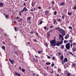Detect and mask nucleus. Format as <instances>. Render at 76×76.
Listing matches in <instances>:
<instances>
[{
  "label": "nucleus",
  "mask_w": 76,
  "mask_h": 76,
  "mask_svg": "<svg viewBox=\"0 0 76 76\" xmlns=\"http://www.w3.org/2000/svg\"><path fill=\"white\" fill-rule=\"evenodd\" d=\"M30 19H31V17H28L27 18V20H30Z\"/></svg>",
  "instance_id": "obj_26"
},
{
  "label": "nucleus",
  "mask_w": 76,
  "mask_h": 76,
  "mask_svg": "<svg viewBox=\"0 0 76 76\" xmlns=\"http://www.w3.org/2000/svg\"><path fill=\"white\" fill-rule=\"evenodd\" d=\"M70 43H68L66 44L65 45V47L66 50H69L70 48Z\"/></svg>",
  "instance_id": "obj_2"
},
{
  "label": "nucleus",
  "mask_w": 76,
  "mask_h": 76,
  "mask_svg": "<svg viewBox=\"0 0 76 76\" xmlns=\"http://www.w3.org/2000/svg\"><path fill=\"white\" fill-rule=\"evenodd\" d=\"M61 5H62V6H63V5H64V2H62L60 3Z\"/></svg>",
  "instance_id": "obj_28"
},
{
  "label": "nucleus",
  "mask_w": 76,
  "mask_h": 76,
  "mask_svg": "<svg viewBox=\"0 0 76 76\" xmlns=\"http://www.w3.org/2000/svg\"><path fill=\"white\" fill-rule=\"evenodd\" d=\"M69 41L70 43H72V42H73V40H69Z\"/></svg>",
  "instance_id": "obj_30"
},
{
  "label": "nucleus",
  "mask_w": 76,
  "mask_h": 76,
  "mask_svg": "<svg viewBox=\"0 0 76 76\" xmlns=\"http://www.w3.org/2000/svg\"><path fill=\"white\" fill-rule=\"evenodd\" d=\"M45 44H46V47H48V44H47V43H46Z\"/></svg>",
  "instance_id": "obj_48"
},
{
  "label": "nucleus",
  "mask_w": 76,
  "mask_h": 76,
  "mask_svg": "<svg viewBox=\"0 0 76 76\" xmlns=\"http://www.w3.org/2000/svg\"><path fill=\"white\" fill-rule=\"evenodd\" d=\"M53 73H54V71H52L50 72V73H51V74Z\"/></svg>",
  "instance_id": "obj_45"
},
{
  "label": "nucleus",
  "mask_w": 76,
  "mask_h": 76,
  "mask_svg": "<svg viewBox=\"0 0 76 76\" xmlns=\"http://www.w3.org/2000/svg\"><path fill=\"white\" fill-rule=\"evenodd\" d=\"M48 58H50V57L49 56H48Z\"/></svg>",
  "instance_id": "obj_61"
},
{
  "label": "nucleus",
  "mask_w": 76,
  "mask_h": 76,
  "mask_svg": "<svg viewBox=\"0 0 76 76\" xmlns=\"http://www.w3.org/2000/svg\"><path fill=\"white\" fill-rule=\"evenodd\" d=\"M56 21H54V22H53V23L54 24H55V23H56Z\"/></svg>",
  "instance_id": "obj_57"
},
{
  "label": "nucleus",
  "mask_w": 76,
  "mask_h": 76,
  "mask_svg": "<svg viewBox=\"0 0 76 76\" xmlns=\"http://www.w3.org/2000/svg\"><path fill=\"white\" fill-rule=\"evenodd\" d=\"M72 12H68V15H69V16H70V15H72Z\"/></svg>",
  "instance_id": "obj_19"
},
{
  "label": "nucleus",
  "mask_w": 76,
  "mask_h": 76,
  "mask_svg": "<svg viewBox=\"0 0 76 76\" xmlns=\"http://www.w3.org/2000/svg\"><path fill=\"white\" fill-rule=\"evenodd\" d=\"M36 34L37 36H38L39 35V34L37 32L36 33Z\"/></svg>",
  "instance_id": "obj_51"
},
{
  "label": "nucleus",
  "mask_w": 76,
  "mask_h": 76,
  "mask_svg": "<svg viewBox=\"0 0 76 76\" xmlns=\"http://www.w3.org/2000/svg\"><path fill=\"white\" fill-rule=\"evenodd\" d=\"M73 47H75V48H76V43L73 42V43H71L70 45V46L71 48H72L73 47Z\"/></svg>",
  "instance_id": "obj_4"
},
{
  "label": "nucleus",
  "mask_w": 76,
  "mask_h": 76,
  "mask_svg": "<svg viewBox=\"0 0 76 76\" xmlns=\"http://www.w3.org/2000/svg\"><path fill=\"white\" fill-rule=\"evenodd\" d=\"M69 53L70 54H71V55H72V56H73V54H72V53L71 52H69Z\"/></svg>",
  "instance_id": "obj_24"
},
{
  "label": "nucleus",
  "mask_w": 76,
  "mask_h": 76,
  "mask_svg": "<svg viewBox=\"0 0 76 76\" xmlns=\"http://www.w3.org/2000/svg\"><path fill=\"white\" fill-rule=\"evenodd\" d=\"M18 22H21L22 21V19L21 18L20 19V20H18Z\"/></svg>",
  "instance_id": "obj_27"
},
{
  "label": "nucleus",
  "mask_w": 76,
  "mask_h": 76,
  "mask_svg": "<svg viewBox=\"0 0 76 76\" xmlns=\"http://www.w3.org/2000/svg\"><path fill=\"white\" fill-rule=\"evenodd\" d=\"M69 29H72V27L71 26H69Z\"/></svg>",
  "instance_id": "obj_46"
},
{
  "label": "nucleus",
  "mask_w": 76,
  "mask_h": 76,
  "mask_svg": "<svg viewBox=\"0 0 76 76\" xmlns=\"http://www.w3.org/2000/svg\"><path fill=\"white\" fill-rule=\"evenodd\" d=\"M38 9H41V7H38Z\"/></svg>",
  "instance_id": "obj_58"
},
{
  "label": "nucleus",
  "mask_w": 76,
  "mask_h": 76,
  "mask_svg": "<svg viewBox=\"0 0 76 76\" xmlns=\"http://www.w3.org/2000/svg\"><path fill=\"white\" fill-rule=\"evenodd\" d=\"M23 10H24V11H25V12H26H26L28 11V10L26 9V7L24 8Z\"/></svg>",
  "instance_id": "obj_15"
},
{
  "label": "nucleus",
  "mask_w": 76,
  "mask_h": 76,
  "mask_svg": "<svg viewBox=\"0 0 76 76\" xmlns=\"http://www.w3.org/2000/svg\"><path fill=\"white\" fill-rule=\"evenodd\" d=\"M33 76H35V74H33Z\"/></svg>",
  "instance_id": "obj_63"
},
{
  "label": "nucleus",
  "mask_w": 76,
  "mask_h": 76,
  "mask_svg": "<svg viewBox=\"0 0 76 76\" xmlns=\"http://www.w3.org/2000/svg\"><path fill=\"white\" fill-rule=\"evenodd\" d=\"M54 21H56V20L55 19H53Z\"/></svg>",
  "instance_id": "obj_59"
},
{
  "label": "nucleus",
  "mask_w": 76,
  "mask_h": 76,
  "mask_svg": "<svg viewBox=\"0 0 76 76\" xmlns=\"http://www.w3.org/2000/svg\"><path fill=\"white\" fill-rule=\"evenodd\" d=\"M65 62H66L64 61H62V64H64V63H65Z\"/></svg>",
  "instance_id": "obj_42"
},
{
  "label": "nucleus",
  "mask_w": 76,
  "mask_h": 76,
  "mask_svg": "<svg viewBox=\"0 0 76 76\" xmlns=\"http://www.w3.org/2000/svg\"><path fill=\"white\" fill-rule=\"evenodd\" d=\"M62 19H64L65 18V17H64V16L63 15L62 16Z\"/></svg>",
  "instance_id": "obj_41"
},
{
  "label": "nucleus",
  "mask_w": 76,
  "mask_h": 76,
  "mask_svg": "<svg viewBox=\"0 0 76 76\" xmlns=\"http://www.w3.org/2000/svg\"><path fill=\"white\" fill-rule=\"evenodd\" d=\"M61 48L63 49L64 48V45H62V47H61Z\"/></svg>",
  "instance_id": "obj_40"
},
{
  "label": "nucleus",
  "mask_w": 76,
  "mask_h": 76,
  "mask_svg": "<svg viewBox=\"0 0 76 76\" xmlns=\"http://www.w3.org/2000/svg\"><path fill=\"white\" fill-rule=\"evenodd\" d=\"M46 28H47V27H46V26L44 27V29H45H45H46Z\"/></svg>",
  "instance_id": "obj_55"
},
{
  "label": "nucleus",
  "mask_w": 76,
  "mask_h": 76,
  "mask_svg": "<svg viewBox=\"0 0 76 76\" xmlns=\"http://www.w3.org/2000/svg\"><path fill=\"white\" fill-rule=\"evenodd\" d=\"M14 29L16 32L17 31V28L16 27H15Z\"/></svg>",
  "instance_id": "obj_39"
},
{
  "label": "nucleus",
  "mask_w": 76,
  "mask_h": 76,
  "mask_svg": "<svg viewBox=\"0 0 76 76\" xmlns=\"http://www.w3.org/2000/svg\"><path fill=\"white\" fill-rule=\"evenodd\" d=\"M54 15H57V11H55L54 12Z\"/></svg>",
  "instance_id": "obj_35"
},
{
  "label": "nucleus",
  "mask_w": 76,
  "mask_h": 76,
  "mask_svg": "<svg viewBox=\"0 0 76 76\" xmlns=\"http://www.w3.org/2000/svg\"><path fill=\"white\" fill-rule=\"evenodd\" d=\"M46 64H47V65H50V64H51V63H46Z\"/></svg>",
  "instance_id": "obj_37"
},
{
  "label": "nucleus",
  "mask_w": 76,
  "mask_h": 76,
  "mask_svg": "<svg viewBox=\"0 0 76 76\" xmlns=\"http://www.w3.org/2000/svg\"><path fill=\"white\" fill-rule=\"evenodd\" d=\"M55 59V57H54L53 56V57H52V60H54Z\"/></svg>",
  "instance_id": "obj_43"
},
{
  "label": "nucleus",
  "mask_w": 76,
  "mask_h": 76,
  "mask_svg": "<svg viewBox=\"0 0 76 76\" xmlns=\"http://www.w3.org/2000/svg\"><path fill=\"white\" fill-rule=\"evenodd\" d=\"M64 59V56H63V55H61L60 56V59L61 60H63Z\"/></svg>",
  "instance_id": "obj_9"
},
{
  "label": "nucleus",
  "mask_w": 76,
  "mask_h": 76,
  "mask_svg": "<svg viewBox=\"0 0 76 76\" xmlns=\"http://www.w3.org/2000/svg\"><path fill=\"white\" fill-rule=\"evenodd\" d=\"M45 14L46 15H48V10L46 11Z\"/></svg>",
  "instance_id": "obj_18"
},
{
  "label": "nucleus",
  "mask_w": 76,
  "mask_h": 76,
  "mask_svg": "<svg viewBox=\"0 0 76 76\" xmlns=\"http://www.w3.org/2000/svg\"><path fill=\"white\" fill-rule=\"evenodd\" d=\"M33 61L34 62H38L37 59L34 58L33 59Z\"/></svg>",
  "instance_id": "obj_16"
},
{
  "label": "nucleus",
  "mask_w": 76,
  "mask_h": 76,
  "mask_svg": "<svg viewBox=\"0 0 76 76\" xmlns=\"http://www.w3.org/2000/svg\"><path fill=\"white\" fill-rule=\"evenodd\" d=\"M19 19V18L18 16H17L15 18V19Z\"/></svg>",
  "instance_id": "obj_36"
},
{
  "label": "nucleus",
  "mask_w": 76,
  "mask_h": 76,
  "mask_svg": "<svg viewBox=\"0 0 76 76\" xmlns=\"http://www.w3.org/2000/svg\"><path fill=\"white\" fill-rule=\"evenodd\" d=\"M2 48L3 50H5V46H2Z\"/></svg>",
  "instance_id": "obj_22"
},
{
  "label": "nucleus",
  "mask_w": 76,
  "mask_h": 76,
  "mask_svg": "<svg viewBox=\"0 0 76 76\" xmlns=\"http://www.w3.org/2000/svg\"><path fill=\"white\" fill-rule=\"evenodd\" d=\"M59 39L60 40V39L61 38V42H62V43H63V41L64 40V39L63 38V36L62 35H61L60 34H59Z\"/></svg>",
  "instance_id": "obj_3"
},
{
  "label": "nucleus",
  "mask_w": 76,
  "mask_h": 76,
  "mask_svg": "<svg viewBox=\"0 0 76 76\" xmlns=\"http://www.w3.org/2000/svg\"><path fill=\"white\" fill-rule=\"evenodd\" d=\"M35 2H32V4H31V6H32V7H34V6H35Z\"/></svg>",
  "instance_id": "obj_12"
},
{
  "label": "nucleus",
  "mask_w": 76,
  "mask_h": 76,
  "mask_svg": "<svg viewBox=\"0 0 76 76\" xmlns=\"http://www.w3.org/2000/svg\"><path fill=\"white\" fill-rule=\"evenodd\" d=\"M58 55L59 56H60V55H61V53H60V52H59L58 53Z\"/></svg>",
  "instance_id": "obj_52"
},
{
  "label": "nucleus",
  "mask_w": 76,
  "mask_h": 76,
  "mask_svg": "<svg viewBox=\"0 0 76 76\" xmlns=\"http://www.w3.org/2000/svg\"><path fill=\"white\" fill-rule=\"evenodd\" d=\"M69 34H67L66 36L65 37V39H67V38H69Z\"/></svg>",
  "instance_id": "obj_7"
},
{
  "label": "nucleus",
  "mask_w": 76,
  "mask_h": 76,
  "mask_svg": "<svg viewBox=\"0 0 76 76\" xmlns=\"http://www.w3.org/2000/svg\"><path fill=\"white\" fill-rule=\"evenodd\" d=\"M64 42L65 43V44L66 43V42H67V41L66 40H64Z\"/></svg>",
  "instance_id": "obj_50"
},
{
  "label": "nucleus",
  "mask_w": 76,
  "mask_h": 76,
  "mask_svg": "<svg viewBox=\"0 0 76 76\" xmlns=\"http://www.w3.org/2000/svg\"><path fill=\"white\" fill-rule=\"evenodd\" d=\"M63 44L62 42H59L57 41L56 45H57V46H58V47H59V46H60V45H61V44Z\"/></svg>",
  "instance_id": "obj_5"
},
{
  "label": "nucleus",
  "mask_w": 76,
  "mask_h": 76,
  "mask_svg": "<svg viewBox=\"0 0 76 76\" xmlns=\"http://www.w3.org/2000/svg\"><path fill=\"white\" fill-rule=\"evenodd\" d=\"M61 28H60V27L59 28H58V31H59V32H60V31H61Z\"/></svg>",
  "instance_id": "obj_31"
},
{
  "label": "nucleus",
  "mask_w": 76,
  "mask_h": 76,
  "mask_svg": "<svg viewBox=\"0 0 76 76\" xmlns=\"http://www.w3.org/2000/svg\"><path fill=\"white\" fill-rule=\"evenodd\" d=\"M50 43L52 46H56V40L55 37H54L53 40L50 41Z\"/></svg>",
  "instance_id": "obj_1"
},
{
  "label": "nucleus",
  "mask_w": 76,
  "mask_h": 76,
  "mask_svg": "<svg viewBox=\"0 0 76 76\" xmlns=\"http://www.w3.org/2000/svg\"><path fill=\"white\" fill-rule=\"evenodd\" d=\"M76 48L75 47H73V48L72 49V52H75L76 51V49L75 48Z\"/></svg>",
  "instance_id": "obj_10"
},
{
  "label": "nucleus",
  "mask_w": 76,
  "mask_h": 76,
  "mask_svg": "<svg viewBox=\"0 0 76 76\" xmlns=\"http://www.w3.org/2000/svg\"><path fill=\"white\" fill-rule=\"evenodd\" d=\"M22 13V12H20V13L19 14V15H20V16H21V14Z\"/></svg>",
  "instance_id": "obj_47"
},
{
  "label": "nucleus",
  "mask_w": 76,
  "mask_h": 76,
  "mask_svg": "<svg viewBox=\"0 0 76 76\" xmlns=\"http://www.w3.org/2000/svg\"><path fill=\"white\" fill-rule=\"evenodd\" d=\"M53 28V26H51L50 27V28Z\"/></svg>",
  "instance_id": "obj_53"
},
{
  "label": "nucleus",
  "mask_w": 76,
  "mask_h": 76,
  "mask_svg": "<svg viewBox=\"0 0 76 76\" xmlns=\"http://www.w3.org/2000/svg\"><path fill=\"white\" fill-rule=\"evenodd\" d=\"M74 10H76V5H75L74 8H73Z\"/></svg>",
  "instance_id": "obj_38"
},
{
  "label": "nucleus",
  "mask_w": 76,
  "mask_h": 76,
  "mask_svg": "<svg viewBox=\"0 0 76 76\" xmlns=\"http://www.w3.org/2000/svg\"><path fill=\"white\" fill-rule=\"evenodd\" d=\"M9 60L11 64H13L14 63V61L13 60H12L11 59H9Z\"/></svg>",
  "instance_id": "obj_8"
},
{
  "label": "nucleus",
  "mask_w": 76,
  "mask_h": 76,
  "mask_svg": "<svg viewBox=\"0 0 76 76\" xmlns=\"http://www.w3.org/2000/svg\"><path fill=\"white\" fill-rule=\"evenodd\" d=\"M15 75H17L18 76H20V74L19 73H16V72H15Z\"/></svg>",
  "instance_id": "obj_13"
},
{
  "label": "nucleus",
  "mask_w": 76,
  "mask_h": 76,
  "mask_svg": "<svg viewBox=\"0 0 76 76\" xmlns=\"http://www.w3.org/2000/svg\"><path fill=\"white\" fill-rule=\"evenodd\" d=\"M64 61L65 62H67V61H68V60H67V58H65L64 59Z\"/></svg>",
  "instance_id": "obj_17"
},
{
  "label": "nucleus",
  "mask_w": 76,
  "mask_h": 76,
  "mask_svg": "<svg viewBox=\"0 0 76 76\" xmlns=\"http://www.w3.org/2000/svg\"><path fill=\"white\" fill-rule=\"evenodd\" d=\"M61 34L63 36H65V35H66V32L64 31V32L61 33Z\"/></svg>",
  "instance_id": "obj_14"
},
{
  "label": "nucleus",
  "mask_w": 76,
  "mask_h": 76,
  "mask_svg": "<svg viewBox=\"0 0 76 76\" xmlns=\"http://www.w3.org/2000/svg\"><path fill=\"white\" fill-rule=\"evenodd\" d=\"M52 4H54V1H52Z\"/></svg>",
  "instance_id": "obj_60"
},
{
  "label": "nucleus",
  "mask_w": 76,
  "mask_h": 76,
  "mask_svg": "<svg viewBox=\"0 0 76 76\" xmlns=\"http://www.w3.org/2000/svg\"><path fill=\"white\" fill-rule=\"evenodd\" d=\"M53 32L52 30H50L49 31H48L47 34V37H50V32Z\"/></svg>",
  "instance_id": "obj_6"
},
{
  "label": "nucleus",
  "mask_w": 76,
  "mask_h": 76,
  "mask_svg": "<svg viewBox=\"0 0 76 76\" xmlns=\"http://www.w3.org/2000/svg\"><path fill=\"white\" fill-rule=\"evenodd\" d=\"M33 41H34V42H37V40L36 39H33Z\"/></svg>",
  "instance_id": "obj_23"
},
{
  "label": "nucleus",
  "mask_w": 76,
  "mask_h": 76,
  "mask_svg": "<svg viewBox=\"0 0 76 76\" xmlns=\"http://www.w3.org/2000/svg\"><path fill=\"white\" fill-rule=\"evenodd\" d=\"M60 69H58V72H60Z\"/></svg>",
  "instance_id": "obj_56"
},
{
  "label": "nucleus",
  "mask_w": 76,
  "mask_h": 76,
  "mask_svg": "<svg viewBox=\"0 0 76 76\" xmlns=\"http://www.w3.org/2000/svg\"><path fill=\"white\" fill-rule=\"evenodd\" d=\"M59 76V74H57V75H56V76Z\"/></svg>",
  "instance_id": "obj_64"
},
{
  "label": "nucleus",
  "mask_w": 76,
  "mask_h": 76,
  "mask_svg": "<svg viewBox=\"0 0 76 76\" xmlns=\"http://www.w3.org/2000/svg\"><path fill=\"white\" fill-rule=\"evenodd\" d=\"M0 7H2L3 6V4L2 3H0Z\"/></svg>",
  "instance_id": "obj_21"
},
{
  "label": "nucleus",
  "mask_w": 76,
  "mask_h": 76,
  "mask_svg": "<svg viewBox=\"0 0 76 76\" xmlns=\"http://www.w3.org/2000/svg\"><path fill=\"white\" fill-rule=\"evenodd\" d=\"M58 22H61V20L60 18H59L58 20Z\"/></svg>",
  "instance_id": "obj_33"
},
{
  "label": "nucleus",
  "mask_w": 76,
  "mask_h": 76,
  "mask_svg": "<svg viewBox=\"0 0 76 76\" xmlns=\"http://www.w3.org/2000/svg\"><path fill=\"white\" fill-rule=\"evenodd\" d=\"M21 70L23 72H25V70L24 69H22Z\"/></svg>",
  "instance_id": "obj_29"
},
{
  "label": "nucleus",
  "mask_w": 76,
  "mask_h": 76,
  "mask_svg": "<svg viewBox=\"0 0 76 76\" xmlns=\"http://www.w3.org/2000/svg\"><path fill=\"white\" fill-rule=\"evenodd\" d=\"M64 31V30H63V29H61V31H60V32L61 33H62V32H63Z\"/></svg>",
  "instance_id": "obj_25"
},
{
  "label": "nucleus",
  "mask_w": 76,
  "mask_h": 76,
  "mask_svg": "<svg viewBox=\"0 0 76 76\" xmlns=\"http://www.w3.org/2000/svg\"><path fill=\"white\" fill-rule=\"evenodd\" d=\"M66 75L67 76H70V75H71V73H68L66 74Z\"/></svg>",
  "instance_id": "obj_20"
},
{
  "label": "nucleus",
  "mask_w": 76,
  "mask_h": 76,
  "mask_svg": "<svg viewBox=\"0 0 76 76\" xmlns=\"http://www.w3.org/2000/svg\"><path fill=\"white\" fill-rule=\"evenodd\" d=\"M23 4H24V6H25L26 5V3H23Z\"/></svg>",
  "instance_id": "obj_54"
},
{
  "label": "nucleus",
  "mask_w": 76,
  "mask_h": 76,
  "mask_svg": "<svg viewBox=\"0 0 76 76\" xmlns=\"http://www.w3.org/2000/svg\"><path fill=\"white\" fill-rule=\"evenodd\" d=\"M4 15L6 19H8L9 18V16L8 15H6V14H4Z\"/></svg>",
  "instance_id": "obj_11"
},
{
  "label": "nucleus",
  "mask_w": 76,
  "mask_h": 76,
  "mask_svg": "<svg viewBox=\"0 0 76 76\" xmlns=\"http://www.w3.org/2000/svg\"><path fill=\"white\" fill-rule=\"evenodd\" d=\"M42 22H42V20L41 21H40V22L39 23V24L40 25H41V24H42Z\"/></svg>",
  "instance_id": "obj_34"
},
{
  "label": "nucleus",
  "mask_w": 76,
  "mask_h": 76,
  "mask_svg": "<svg viewBox=\"0 0 76 76\" xmlns=\"http://www.w3.org/2000/svg\"><path fill=\"white\" fill-rule=\"evenodd\" d=\"M59 28V27H57L56 28H55V29H56V30H58Z\"/></svg>",
  "instance_id": "obj_44"
},
{
  "label": "nucleus",
  "mask_w": 76,
  "mask_h": 76,
  "mask_svg": "<svg viewBox=\"0 0 76 76\" xmlns=\"http://www.w3.org/2000/svg\"><path fill=\"white\" fill-rule=\"evenodd\" d=\"M42 53V51H38V54H40V53Z\"/></svg>",
  "instance_id": "obj_32"
},
{
  "label": "nucleus",
  "mask_w": 76,
  "mask_h": 76,
  "mask_svg": "<svg viewBox=\"0 0 76 76\" xmlns=\"http://www.w3.org/2000/svg\"><path fill=\"white\" fill-rule=\"evenodd\" d=\"M54 66V64H52L51 65V67H53V66Z\"/></svg>",
  "instance_id": "obj_49"
},
{
  "label": "nucleus",
  "mask_w": 76,
  "mask_h": 76,
  "mask_svg": "<svg viewBox=\"0 0 76 76\" xmlns=\"http://www.w3.org/2000/svg\"><path fill=\"white\" fill-rule=\"evenodd\" d=\"M35 57L36 58H37L38 57V56H36V55H35Z\"/></svg>",
  "instance_id": "obj_62"
}]
</instances>
